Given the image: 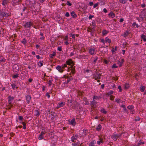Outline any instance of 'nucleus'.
Segmentation results:
<instances>
[{"instance_id": "nucleus-42", "label": "nucleus", "mask_w": 146, "mask_h": 146, "mask_svg": "<svg viewBox=\"0 0 146 146\" xmlns=\"http://www.w3.org/2000/svg\"><path fill=\"white\" fill-rule=\"evenodd\" d=\"M118 88L119 90V92H121L122 91V90L121 89V86H120L119 85L118 86Z\"/></svg>"}, {"instance_id": "nucleus-5", "label": "nucleus", "mask_w": 146, "mask_h": 146, "mask_svg": "<svg viewBox=\"0 0 146 146\" xmlns=\"http://www.w3.org/2000/svg\"><path fill=\"white\" fill-rule=\"evenodd\" d=\"M89 52L90 54H91V55H92L93 54H96L95 49L93 48H90L89 50Z\"/></svg>"}, {"instance_id": "nucleus-56", "label": "nucleus", "mask_w": 146, "mask_h": 146, "mask_svg": "<svg viewBox=\"0 0 146 146\" xmlns=\"http://www.w3.org/2000/svg\"><path fill=\"white\" fill-rule=\"evenodd\" d=\"M130 112L132 114L134 113L135 112V111L133 110V109H132L131 110H130Z\"/></svg>"}, {"instance_id": "nucleus-8", "label": "nucleus", "mask_w": 146, "mask_h": 146, "mask_svg": "<svg viewBox=\"0 0 146 146\" xmlns=\"http://www.w3.org/2000/svg\"><path fill=\"white\" fill-rule=\"evenodd\" d=\"M69 124L73 126H74L76 125L75 119L73 118L71 120L69 121Z\"/></svg>"}, {"instance_id": "nucleus-36", "label": "nucleus", "mask_w": 146, "mask_h": 146, "mask_svg": "<svg viewBox=\"0 0 146 146\" xmlns=\"http://www.w3.org/2000/svg\"><path fill=\"white\" fill-rule=\"evenodd\" d=\"M133 106H129L127 107V108L131 110L133 108Z\"/></svg>"}, {"instance_id": "nucleus-26", "label": "nucleus", "mask_w": 146, "mask_h": 146, "mask_svg": "<svg viewBox=\"0 0 146 146\" xmlns=\"http://www.w3.org/2000/svg\"><path fill=\"white\" fill-rule=\"evenodd\" d=\"M102 127L99 124L98 125L97 127L96 128V129L98 131H99L101 129Z\"/></svg>"}, {"instance_id": "nucleus-7", "label": "nucleus", "mask_w": 146, "mask_h": 146, "mask_svg": "<svg viewBox=\"0 0 146 146\" xmlns=\"http://www.w3.org/2000/svg\"><path fill=\"white\" fill-rule=\"evenodd\" d=\"M67 64L68 65H70L71 66V65H73V61L71 59H69L66 62Z\"/></svg>"}, {"instance_id": "nucleus-3", "label": "nucleus", "mask_w": 146, "mask_h": 146, "mask_svg": "<svg viewBox=\"0 0 146 146\" xmlns=\"http://www.w3.org/2000/svg\"><path fill=\"white\" fill-rule=\"evenodd\" d=\"M19 67L17 65L15 64L13 65V71L15 72H17L19 71Z\"/></svg>"}, {"instance_id": "nucleus-33", "label": "nucleus", "mask_w": 146, "mask_h": 146, "mask_svg": "<svg viewBox=\"0 0 146 146\" xmlns=\"http://www.w3.org/2000/svg\"><path fill=\"white\" fill-rule=\"evenodd\" d=\"M19 76V75L18 74H16L13 76V78H18Z\"/></svg>"}, {"instance_id": "nucleus-40", "label": "nucleus", "mask_w": 146, "mask_h": 146, "mask_svg": "<svg viewBox=\"0 0 146 146\" xmlns=\"http://www.w3.org/2000/svg\"><path fill=\"white\" fill-rule=\"evenodd\" d=\"M117 66H116L115 64H114L112 66V68H117Z\"/></svg>"}, {"instance_id": "nucleus-14", "label": "nucleus", "mask_w": 146, "mask_h": 146, "mask_svg": "<svg viewBox=\"0 0 146 146\" xmlns=\"http://www.w3.org/2000/svg\"><path fill=\"white\" fill-rule=\"evenodd\" d=\"M77 136L76 135L73 136L71 137V140L73 142H74L77 139Z\"/></svg>"}, {"instance_id": "nucleus-18", "label": "nucleus", "mask_w": 146, "mask_h": 146, "mask_svg": "<svg viewBox=\"0 0 146 146\" xmlns=\"http://www.w3.org/2000/svg\"><path fill=\"white\" fill-rule=\"evenodd\" d=\"M117 46H115V48H112L111 49V51L113 53V54H114L115 53V51L116 50H117Z\"/></svg>"}, {"instance_id": "nucleus-64", "label": "nucleus", "mask_w": 146, "mask_h": 146, "mask_svg": "<svg viewBox=\"0 0 146 146\" xmlns=\"http://www.w3.org/2000/svg\"><path fill=\"white\" fill-rule=\"evenodd\" d=\"M143 11L145 13V15L146 16V9H144Z\"/></svg>"}, {"instance_id": "nucleus-11", "label": "nucleus", "mask_w": 146, "mask_h": 146, "mask_svg": "<svg viewBox=\"0 0 146 146\" xmlns=\"http://www.w3.org/2000/svg\"><path fill=\"white\" fill-rule=\"evenodd\" d=\"M65 103L64 102H61L58 103V104L57 106V108H60L64 105Z\"/></svg>"}, {"instance_id": "nucleus-15", "label": "nucleus", "mask_w": 146, "mask_h": 146, "mask_svg": "<svg viewBox=\"0 0 146 146\" xmlns=\"http://www.w3.org/2000/svg\"><path fill=\"white\" fill-rule=\"evenodd\" d=\"M34 114L36 116H39V113L38 111L37 110H34L33 111Z\"/></svg>"}, {"instance_id": "nucleus-46", "label": "nucleus", "mask_w": 146, "mask_h": 146, "mask_svg": "<svg viewBox=\"0 0 146 146\" xmlns=\"http://www.w3.org/2000/svg\"><path fill=\"white\" fill-rule=\"evenodd\" d=\"M115 101L117 103H119L120 102V100L119 98H116L115 100Z\"/></svg>"}, {"instance_id": "nucleus-28", "label": "nucleus", "mask_w": 146, "mask_h": 146, "mask_svg": "<svg viewBox=\"0 0 146 146\" xmlns=\"http://www.w3.org/2000/svg\"><path fill=\"white\" fill-rule=\"evenodd\" d=\"M108 33V31L106 30H104L102 31V34L103 35H105Z\"/></svg>"}, {"instance_id": "nucleus-51", "label": "nucleus", "mask_w": 146, "mask_h": 146, "mask_svg": "<svg viewBox=\"0 0 146 146\" xmlns=\"http://www.w3.org/2000/svg\"><path fill=\"white\" fill-rule=\"evenodd\" d=\"M144 143V142H140L137 145V146H139L141 144H143Z\"/></svg>"}, {"instance_id": "nucleus-53", "label": "nucleus", "mask_w": 146, "mask_h": 146, "mask_svg": "<svg viewBox=\"0 0 146 146\" xmlns=\"http://www.w3.org/2000/svg\"><path fill=\"white\" fill-rule=\"evenodd\" d=\"M71 35V36H72V38H75V35L74 34H70Z\"/></svg>"}, {"instance_id": "nucleus-52", "label": "nucleus", "mask_w": 146, "mask_h": 146, "mask_svg": "<svg viewBox=\"0 0 146 146\" xmlns=\"http://www.w3.org/2000/svg\"><path fill=\"white\" fill-rule=\"evenodd\" d=\"M68 37L67 36H65L64 38V39L66 41H68Z\"/></svg>"}, {"instance_id": "nucleus-48", "label": "nucleus", "mask_w": 146, "mask_h": 146, "mask_svg": "<svg viewBox=\"0 0 146 146\" xmlns=\"http://www.w3.org/2000/svg\"><path fill=\"white\" fill-rule=\"evenodd\" d=\"M100 40H101V42H102L104 44H105V42H106L105 41V40H104V39H101Z\"/></svg>"}, {"instance_id": "nucleus-47", "label": "nucleus", "mask_w": 146, "mask_h": 146, "mask_svg": "<svg viewBox=\"0 0 146 146\" xmlns=\"http://www.w3.org/2000/svg\"><path fill=\"white\" fill-rule=\"evenodd\" d=\"M21 42L22 43L24 44H25L26 43V40L25 39H23V40L21 41Z\"/></svg>"}, {"instance_id": "nucleus-21", "label": "nucleus", "mask_w": 146, "mask_h": 146, "mask_svg": "<svg viewBox=\"0 0 146 146\" xmlns=\"http://www.w3.org/2000/svg\"><path fill=\"white\" fill-rule=\"evenodd\" d=\"M31 99V97L29 96H26V99L28 103L30 102Z\"/></svg>"}, {"instance_id": "nucleus-49", "label": "nucleus", "mask_w": 146, "mask_h": 146, "mask_svg": "<svg viewBox=\"0 0 146 146\" xmlns=\"http://www.w3.org/2000/svg\"><path fill=\"white\" fill-rule=\"evenodd\" d=\"M65 15L66 17H69L70 16L69 14V13L68 12H66V13L65 14Z\"/></svg>"}, {"instance_id": "nucleus-44", "label": "nucleus", "mask_w": 146, "mask_h": 146, "mask_svg": "<svg viewBox=\"0 0 146 146\" xmlns=\"http://www.w3.org/2000/svg\"><path fill=\"white\" fill-rule=\"evenodd\" d=\"M66 4L69 6H71L72 5V4L70 2L68 1H67Z\"/></svg>"}, {"instance_id": "nucleus-25", "label": "nucleus", "mask_w": 146, "mask_h": 146, "mask_svg": "<svg viewBox=\"0 0 146 146\" xmlns=\"http://www.w3.org/2000/svg\"><path fill=\"white\" fill-rule=\"evenodd\" d=\"M65 78H68V79L67 81V83H68L72 79V77H70L69 78H68V76H65Z\"/></svg>"}, {"instance_id": "nucleus-16", "label": "nucleus", "mask_w": 146, "mask_h": 146, "mask_svg": "<svg viewBox=\"0 0 146 146\" xmlns=\"http://www.w3.org/2000/svg\"><path fill=\"white\" fill-rule=\"evenodd\" d=\"M103 142V139L102 138H100L97 141V143L98 145H100L101 143Z\"/></svg>"}, {"instance_id": "nucleus-62", "label": "nucleus", "mask_w": 146, "mask_h": 146, "mask_svg": "<svg viewBox=\"0 0 146 146\" xmlns=\"http://www.w3.org/2000/svg\"><path fill=\"white\" fill-rule=\"evenodd\" d=\"M94 17V15H90L89 16V18L90 19H91L92 17Z\"/></svg>"}, {"instance_id": "nucleus-37", "label": "nucleus", "mask_w": 146, "mask_h": 146, "mask_svg": "<svg viewBox=\"0 0 146 146\" xmlns=\"http://www.w3.org/2000/svg\"><path fill=\"white\" fill-rule=\"evenodd\" d=\"M22 123L23 126V129H26V123L24 122H23Z\"/></svg>"}, {"instance_id": "nucleus-1", "label": "nucleus", "mask_w": 146, "mask_h": 146, "mask_svg": "<svg viewBox=\"0 0 146 146\" xmlns=\"http://www.w3.org/2000/svg\"><path fill=\"white\" fill-rule=\"evenodd\" d=\"M121 134H117L115 133L113 134L111 136L112 138L114 141H116L117 139H119L120 137Z\"/></svg>"}, {"instance_id": "nucleus-32", "label": "nucleus", "mask_w": 146, "mask_h": 146, "mask_svg": "<svg viewBox=\"0 0 146 146\" xmlns=\"http://www.w3.org/2000/svg\"><path fill=\"white\" fill-rule=\"evenodd\" d=\"M145 87L144 86H141L140 88V90L142 92H143L145 89Z\"/></svg>"}, {"instance_id": "nucleus-60", "label": "nucleus", "mask_w": 146, "mask_h": 146, "mask_svg": "<svg viewBox=\"0 0 146 146\" xmlns=\"http://www.w3.org/2000/svg\"><path fill=\"white\" fill-rule=\"evenodd\" d=\"M103 11L104 12V13H105L107 12V11H108L107 10V9L106 8H104L103 9Z\"/></svg>"}, {"instance_id": "nucleus-39", "label": "nucleus", "mask_w": 146, "mask_h": 146, "mask_svg": "<svg viewBox=\"0 0 146 146\" xmlns=\"http://www.w3.org/2000/svg\"><path fill=\"white\" fill-rule=\"evenodd\" d=\"M110 100H114V96H110Z\"/></svg>"}, {"instance_id": "nucleus-31", "label": "nucleus", "mask_w": 146, "mask_h": 146, "mask_svg": "<svg viewBox=\"0 0 146 146\" xmlns=\"http://www.w3.org/2000/svg\"><path fill=\"white\" fill-rule=\"evenodd\" d=\"M8 3L7 0H3V1L2 4L3 5H5L7 4Z\"/></svg>"}, {"instance_id": "nucleus-9", "label": "nucleus", "mask_w": 146, "mask_h": 146, "mask_svg": "<svg viewBox=\"0 0 146 146\" xmlns=\"http://www.w3.org/2000/svg\"><path fill=\"white\" fill-rule=\"evenodd\" d=\"M8 99L9 104L11 105L14 99V98L13 97L9 96L8 97Z\"/></svg>"}, {"instance_id": "nucleus-13", "label": "nucleus", "mask_w": 146, "mask_h": 146, "mask_svg": "<svg viewBox=\"0 0 146 146\" xmlns=\"http://www.w3.org/2000/svg\"><path fill=\"white\" fill-rule=\"evenodd\" d=\"M109 16H111L112 18H113L115 17V14L112 12H111L108 14Z\"/></svg>"}, {"instance_id": "nucleus-43", "label": "nucleus", "mask_w": 146, "mask_h": 146, "mask_svg": "<svg viewBox=\"0 0 146 146\" xmlns=\"http://www.w3.org/2000/svg\"><path fill=\"white\" fill-rule=\"evenodd\" d=\"M43 138V136L41 135H39V137H38V139L40 140L42 139Z\"/></svg>"}, {"instance_id": "nucleus-27", "label": "nucleus", "mask_w": 146, "mask_h": 146, "mask_svg": "<svg viewBox=\"0 0 146 146\" xmlns=\"http://www.w3.org/2000/svg\"><path fill=\"white\" fill-rule=\"evenodd\" d=\"M119 1L120 3L123 4L126 3L127 1V0H119Z\"/></svg>"}, {"instance_id": "nucleus-63", "label": "nucleus", "mask_w": 146, "mask_h": 146, "mask_svg": "<svg viewBox=\"0 0 146 146\" xmlns=\"http://www.w3.org/2000/svg\"><path fill=\"white\" fill-rule=\"evenodd\" d=\"M89 4L90 6H92L93 4V3L92 2H90L89 3Z\"/></svg>"}, {"instance_id": "nucleus-24", "label": "nucleus", "mask_w": 146, "mask_h": 146, "mask_svg": "<svg viewBox=\"0 0 146 146\" xmlns=\"http://www.w3.org/2000/svg\"><path fill=\"white\" fill-rule=\"evenodd\" d=\"M43 61H40L38 63V65L39 66L41 67L43 65Z\"/></svg>"}, {"instance_id": "nucleus-38", "label": "nucleus", "mask_w": 146, "mask_h": 146, "mask_svg": "<svg viewBox=\"0 0 146 146\" xmlns=\"http://www.w3.org/2000/svg\"><path fill=\"white\" fill-rule=\"evenodd\" d=\"M99 4V3H98L95 4L94 5V7H93L94 8H96L97 7L98 5Z\"/></svg>"}, {"instance_id": "nucleus-58", "label": "nucleus", "mask_w": 146, "mask_h": 146, "mask_svg": "<svg viewBox=\"0 0 146 146\" xmlns=\"http://www.w3.org/2000/svg\"><path fill=\"white\" fill-rule=\"evenodd\" d=\"M139 119H140V118H139V117H136V118L135 119V121H136L138 120L139 121Z\"/></svg>"}, {"instance_id": "nucleus-19", "label": "nucleus", "mask_w": 146, "mask_h": 146, "mask_svg": "<svg viewBox=\"0 0 146 146\" xmlns=\"http://www.w3.org/2000/svg\"><path fill=\"white\" fill-rule=\"evenodd\" d=\"M71 15L74 18L76 17L77 15L74 11H72L71 13Z\"/></svg>"}, {"instance_id": "nucleus-6", "label": "nucleus", "mask_w": 146, "mask_h": 146, "mask_svg": "<svg viewBox=\"0 0 146 146\" xmlns=\"http://www.w3.org/2000/svg\"><path fill=\"white\" fill-rule=\"evenodd\" d=\"M0 15L3 17H7L9 16L8 13L3 12H1L0 13Z\"/></svg>"}, {"instance_id": "nucleus-34", "label": "nucleus", "mask_w": 146, "mask_h": 146, "mask_svg": "<svg viewBox=\"0 0 146 146\" xmlns=\"http://www.w3.org/2000/svg\"><path fill=\"white\" fill-rule=\"evenodd\" d=\"M12 88L14 89L15 88H17V87L16 86V85L15 84H13L11 85Z\"/></svg>"}, {"instance_id": "nucleus-4", "label": "nucleus", "mask_w": 146, "mask_h": 146, "mask_svg": "<svg viewBox=\"0 0 146 146\" xmlns=\"http://www.w3.org/2000/svg\"><path fill=\"white\" fill-rule=\"evenodd\" d=\"M93 77L95 79H100L101 77V75L100 74L97 73L94 74L93 75Z\"/></svg>"}, {"instance_id": "nucleus-2", "label": "nucleus", "mask_w": 146, "mask_h": 146, "mask_svg": "<svg viewBox=\"0 0 146 146\" xmlns=\"http://www.w3.org/2000/svg\"><path fill=\"white\" fill-rule=\"evenodd\" d=\"M33 23L31 22H27L24 25L25 28H30L33 25Z\"/></svg>"}, {"instance_id": "nucleus-20", "label": "nucleus", "mask_w": 146, "mask_h": 146, "mask_svg": "<svg viewBox=\"0 0 146 146\" xmlns=\"http://www.w3.org/2000/svg\"><path fill=\"white\" fill-rule=\"evenodd\" d=\"M141 38L143 39L144 41H146V36L144 35H141Z\"/></svg>"}, {"instance_id": "nucleus-59", "label": "nucleus", "mask_w": 146, "mask_h": 146, "mask_svg": "<svg viewBox=\"0 0 146 146\" xmlns=\"http://www.w3.org/2000/svg\"><path fill=\"white\" fill-rule=\"evenodd\" d=\"M145 6H146V5L144 3L141 5V6L142 8H144V7H145Z\"/></svg>"}, {"instance_id": "nucleus-35", "label": "nucleus", "mask_w": 146, "mask_h": 146, "mask_svg": "<svg viewBox=\"0 0 146 146\" xmlns=\"http://www.w3.org/2000/svg\"><path fill=\"white\" fill-rule=\"evenodd\" d=\"M129 87V85L128 84H126L124 86V88L125 89H127Z\"/></svg>"}, {"instance_id": "nucleus-30", "label": "nucleus", "mask_w": 146, "mask_h": 146, "mask_svg": "<svg viewBox=\"0 0 146 146\" xmlns=\"http://www.w3.org/2000/svg\"><path fill=\"white\" fill-rule=\"evenodd\" d=\"M73 65H71L70 67L71 68V71L72 73H74V68L73 67Z\"/></svg>"}, {"instance_id": "nucleus-17", "label": "nucleus", "mask_w": 146, "mask_h": 146, "mask_svg": "<svg viewBox=\"0 0 146 146\" xmlns=\"http://www.w3.org/2000/svg\"><path fill=\"white\" fill-rule=\"evenodd\" d=\"M123 59H121L120 61L118 62V64H119V67H121L123 63Z\"/></svg>"}, {"instance_id": "nucleus-10", "label": "nucleus", "mask_w": 146, "mask_h": 146, "mask_svg": "<svg viewBox=\"0 0 146 146\" xmlns=\"http://www.w3.org/2000/svg\"><path fill=\"white\" fill-rule=\"evenodd\" d=\"M56 68L57 70H58L59 72H62L63 71V70L61 66H58L56 67Z\"/></svg>"}, {"instance_id": "nucleus-23", "label": "nucleus", "mask_w": 146, "mask_h": 146, "mask_svg": "<svg viewBox=\"0 0 146 146\" xmlns=\"http://www.w3.org/2000/svg\"><path fill=\"white\" fill-rule=\"evenodd\" d=\"M96 142L95 141H91L90 145L89 146H94V144L96 143Z\"/></svg>"}, {"instance_id": "nucleus-54", "label": "nucleus", "mask_w": 146, "mask_h": 146, "mask_svg": "<svg viewBox=\"0 0 146 146\" xmlns=\"http://www.w3.org/2000/svg\"><path fill=\"white\" fill-rule=\"evenodd\" d=\"M23 117L22 116H20L19 117V119L20 120H22L23 119Z\"/></svg>"}, {"instance_id": "nucleus-12", "label": "nucleus", "mask_w": 146, "mask_h": 146, "mask_svg": "<svg viewBox=\"0 0 146 146\" xmlns=\"http://www.w3.org/2000/svg\"><path fill=\"white\" fill-rule=\"evenodd\" d=\"M97 102L95 100H93V101L91 102L92 105H93V106L96 107L97 106Z\"/></svg>"}, {"instance_id": "nucleus-22", "label": "nucleus", "mask_w": 146, "mask_h": 146, "mask_svg": "<svg viewBox=\"0 0 146 146\" xmlns=\"http://www.w3.org/2000/svg\"><path fill=\"white\" fill-rule=\"evenodd\" d=\"M105 41L106 42H108L109 43H110L111 42V40L108 37H106L105 39Z\"/></svg>"}, {"instance_id": "nucleus-50", "label": "nucleus", "mask_w": 146, "mask_h": 146, "mask_svg": "<svg viewBox=\"0 0 146 146\" xmlns=\"http://www.w3.org/2000/svg\"><path fill=\"white\" fill-rule=\"evenodd\" d=\"M62 69H63L65 67H66L67 66L66 64H64L63 65H62L61 66Z\"/></svg>"}, {"instance_id": "nucleus-29", "label": "nucleus", "mask_w": 146, "mask_h": 146, "mask_svg": "<svg viewBox=\"0 0 146 146\" xmlns=\"http://www.w3.org/2000/svg\"><path fill=\"white\" fill-rule=\"evenodd\" d=\"M113 92L112 91H110L107 93V95L108 96H111V95L113 94Z\"/></svg>"}, {"instance_id": "nucleus-61", "label": "nucleus", "mask_w": 146, "mask_h": 146, "mask_svg": "<svg viewBox=\"0 0 146 146\" xmlns=\"http://www.w3.org/2000/svg\"><path fill=\"white\" fill-rule=\"evenodd\" d=\"M125 50H122V52H121V53L123 54H125Z\"/></svg>"}, {"instance_id": "nucleus-45", "label": "nucleus", "mask_w": 146, "mask_h": 146, "mask_svg": "<svg viewBox=\"0 0 146 146\" xmlns=\"http://www.w3.org/2000/svg\"><path fill=\"white\" fill-rule=\"evenodd\" d=\"M101 112L104 113H106V111L104 109H102L101 110Z\"/></svg>"}, {"instance_id": "nucleus-57", "label": "nucleus", "mask_w": 146, "mask_h": 146, "mask_svg": "<svg viewBox=\"0 0 146 146\" xmlns=\"http://www.w3.org/2000/svg\"><path fill=\"white\" fill-rule=\"evenodd\" d=\"M36 57L38 59H40L41 58H42V57H41L40 56H39V55H36Z\"/></svg>"}, {"instance_id": "nucleus-55", "label": "nucleus", "mask_w": 146, "mask_h": 146, "mask_svg": "<svg viewBox=\"0 0 146 146\" xmlns=\"http://www.w3.org/2000/svg\"><path fill=\"white\" fill-rule=\"evenodd\" d=\"M58 50L59 51H61L62 50V48L61 47L59 46L58 47Z\"/></svg>"}, {"instance_id": "nucleus-41", "label": "nucleus", "mask_w": 146, "mask_h": 146, "mask_svg": "<svg viewBox=\"0 0 146 146\" xmlns=\"http://www.w3.org/2000/svg\"><path fill=\"white\" fill-rule=\"evenodd\" d=\"M100 98V97H98V96H94L93 98V100H95V99H99Z\"/></svg>"}]
</instances>
